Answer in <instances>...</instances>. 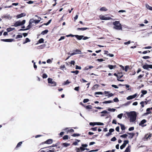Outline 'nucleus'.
I'll return each instance as SVG.
<instances>
[{
	"mask_svg": "<svg viewBox=\"0 0 152 152\" xmlns=\"http://www.w3.org/2000/svg\"><path fill=\"white\" fill-rule=\"evenodd\" d=\"M127 115L128 117L130 118V122H133L136 120L137 114L135 112H130L127 113Z\"/></svg>",
	"mask_w": 152,
	"mask_h": 152,
	"instance_id": "obj_1",
	"label": "nucleus"
},
{
	"mask_svg": "<svg viewBox=\"0 0 152 152\" xmlns=\"http://www.w3.org/2000/svg\"><path fill=\"white\" fill-rule=\"evenodd\" d=\"M113 24L114 26L113 28L117 30H122V27L119 21H116L114 22Z\"/></svg>",
	"mask_w": 152,
	"mask_h": 152,
	"instance_id": "obj_2",
	"label": "nucleus"
},
{
	"mask_svg": "<svg viewBox=\"0 0 152 152\" xmlns=\"http://www.w3.org/2000/svg\"><path fill=\"white\" fill-rule=\"evenodd\" d=\"M26 22V20H23L22 21H18L16 22L14 24V26L15 27L22 26L24 25Z\"/></svg>",
	"mask_w": 152,
	"mask_h": 152,
	"instance_id": "obj_3",
	"label": "nucleus"
},
{
	"mask_svg": "<svg viewBox=\"0 0 152 152\" xmlns=\"http://www.w3.org/2000/svg\"><path fill=\"white\" fill-rule=\"evenodd\" d=\"M142 68L144 69L148 70L149 68L152 69V65L146 64L142 66Z\"/></svg>",
	"mask_w": 152,
	"mask_h": 152,
	"instance_id": "obj_4",
	"label": "nucleus"
},
{
	"mask_svg": "<svg viewBox=\"0 0 152 152\" xmlns=\"http://www.w3.org/2000/svg\"><path fill=\"white\" fill-rule=\"evenodd\" d=\"M147 122V121L145 119H143L139 123V125L140 126H141L142 127H143L146 126L147 125H144V124Z\"/></svg>",
	"mask_w": 152,
	"mask_h": 152,
	"instance_id": "obj_5",
	"label": "nucleus"
},
{
	"mask_svg": "<svg viewBox=\"0 0 152 152\" xmlns=\"http://www.w3.org/2000/svg\"><path fill=\"white\" fill-rule=\"evenodd\" d=\"M99 18L101 20H109L111 19L110 17H105L104 16L102 15H100L99 16Z\"/></svg>",
	"mask_w": 152,
	"mask_h": 152,
	"instance_id": "obj_6",
	"label": "nucleus"
},
{
	"mask_svg": "<svg viewBox=\"0 0 152 152\" xmlns=\"http://www.w3.org/2000/svg\"><path fill=\"white\" fill-rule=\"evenodd\" d=\"M53 140L52 139H49L47 140L45 142H42V144L46 143L47 144H50L53 143Z\"/></svg>",
	"mask_w": 152,
	"mask_h": 152,
	"instance_id": "obj_7",
	"label": "nucleus"
},
{
	"mask_svg": "<svg viewBox=\"0 0 152 152\" xmlns=\"http://www.w3.org/2000/svg\"><path fill=\"white\" fill-rule=\"evenodd\" d=\"M137 95V94H134L133 95H131L128 96L127 97L126 99L127 100H130L132 99H133L135 98Z\"/></svg>",
	"mask_w": 152,
	"mask_h": 152,
	"instance_id": "obj_8",
	"label": "nucleus"
},
{
	"mask_svg": "<svg viewBox=\"0 0 152 152\" xmlns=\"http://www.w3.org/2000/svg\"><path fill=\"white\" fill-rule=\"evenodd\" d=\"M1 41L4 42H11L14 41V39H1Z\"/></svg>",
	"mask_w": 152,
	"mask_h": 152,
	"instance_id": "obj_9",
	"label": "nucleus"
},
{
	"mask_svg": "<svg viewBox=\"0 0 152 152\" xmlns=\"http://www.w3.org/2000/svg\"><path fill=\"white\" fill-rule=\"evenodd\" d=\"M26 14L25 13H22L21 14L18 15L16 16V17L17 18H19L22 17H23L25 16L26 15Z\"/></svg>",
	"mask_w": 152,
	"mask_h": 152,
	"instance_id": "obj_10",
	"label": "nucleus"
},
{
	"mask_svg": "<svg viewBox=\"0 0 152 152\" xmlns=\"http://www.w3.org/2000/svg\"><path fill=\"white\" fill-rule=\"evenodd\" d=\"M84 36L83 35H75V37L79 40H80Z\"/></svg>",
	"mask_w": 152,
	"mask_h": 152,
	"instance_id": "obj_11",
	"label": "nucleus"
},
{
	"mask_svg": "<svg viewBox=\"0 0 152 152\" xmlns=\"http://www.w3.org/2000/svg\"><path fill=\"white\" fill-rule=\"evenodd\" d=\"M127 133L129 135H130V136L129 137V138L130 139L132 138L135 134L134 133L127 132Z\"/></svg>",
	"mask_w": 152,
	"mask_h": 152,
	"instance_id": "obj_12",
	"label": "nucleus"
},
{
	"mask_svg": "<svg viewBox=\"0 0 152 152\" xmlns=\"http://www.w3.org/2000/svg\"><path fill=\"white\" fill-rule=\"evenodd\" d=\"M151 134H150L148 135V134H147L145 135V137H144V138L145 139H146V140H147L148 139H150L151 138Z\"/></svg>",
	"mask_w": 152,
	"mask_h": 152,
	"instance_id": "obj_13",
	"label": "nucleus"
},
{
	"mask_svg": "<svg viewBox=\"0 0 152 152\" xmlns=\"http://www.w3.org/2000/svg\"><path fill=\"white\" fill-rule=\"evenodd\" d=\"M88 29V28H86V27H83V28H77V31H80V30L84 31V30H86Z\"/></svg>",
	"mask_w": 152,
	"mask_h": 152,
	"instance_id": "obj_14",
	"label": "nucleus"
},
{
	"mask_svg": "<svg viewBox=\"0 0 152 152\" xmlns=\"http://www.w3.org/2000/svg\"><path fill=\"white\" fill-rule=\"evenodd\" d=\"M99 86V84H96L94 85L92 87V90H94L95 89H97L98 88Z\"/></svg>",
	"mask_w": 152,
	"mask_h": 152,
	"instance_id": "obj_15",
	"label": "nucleus"
},
{
	"mask_svg": "<svg viewBox=\"0 0 152 152\" xmlns=\"http://www.w3.org/2000/svg\"><path fill=\"white\" fill-rule=\"evenodd\" d=\"M118 124L121 126V129L122 130H124L125 129V127L124 125L119 123H118Z\"/></svg>",
	"mask_w": 152,
	"mask_h": 152,
	"instance_id": "obj_16",
	"label": "nucleus"
},
{
	"mask_svg": "<svg viewBox=\"0 0 152 152\" xmlns=\"http://www.w3.org/2000/svg\"><path fill=\"white\" fill-rule=\"evenodd\" d=\"M22 143V142H19L18 143L17 146L15 147V149L17 150L18 147H20Z\"/></svg>",
	"mask_w": 152,
	"mask_h": 152,
	"instance_id": "obj_17",
	"label": "nucleus"
},
{
	"mask_svg": "<svg viewBox=\"0 0 152 152\" xmlns=\"http://www.w3.org/2000/svg\"><path fill=\"white\" fill-rule=\"evenodd\" d=\"M51 20H52L51 19L49 20L47 23H44L42 25H41L39 27H41L43 25H45L46 26L48 25L50 23Z\"/></svg>",
	"mask_w": 152,
	"mask_h": 152,
	"instance_id": "obj_18",
	"label": "nucleus"
},
{
	"mask_svg": "<svg viewBox=\"0 0 152 152\" xmlns=\"http://www.w3.org/2000/svg\"><path fill=\"white\" fill-rule=\"evenodd\" d=\"M100 10L102 11H106L107 9L105 7H103L100 9Z\"/></svg>",
	"mask_w": 152,
	"mask_h": 152,
	"instance_id": "obj_19",
	"label": "nucleus"
},
{
	"mask_svg": "<svg viewBox=\"0 0 152 152\" xmlns=\"http://www.w3.org/2000/svg\"><path fill=\"white\" fill-rule=\"evenodd\" d=\"M108 67L110 69H113L115 68L116 67V65H109L108 66Z\"/></svg>",
	"mask_w": 152,
	"mask_h": 152,
	"instance_id": "obj_20",
	"label": "nucleus"
},
{
	"mask_svg": "<svg viewBox=\"0 0 152 152\" xmlns=\"http://www.w3.org/2000/svg\"><path fill=\"white\" fill-rule=\"evenodd\" d=\"M48 32V29H46L44 31H43L41 33V34L42 35H45V34H47Z\"/></svg>",
	"mask_w": 152,
	"mask_h": 152,
	"instance_id": "obj_21",
	"label": "nucleus"
},
{
	"mask_svg": "<svg viewBox=\"0 0 152 152\" xmlns=\"http://www.w3.org/2000/svg\"><path fill=\"white\" fill-rule=\"evenodd\" d=\"M123 75H122V72L121 73H118V79H120L121 78L123 77Z\"/></svg>",
	"mask_w": 152,
	"mask_h": 152,
	"instance_id": "obj_22",
	"label": "nucleus"
},
{
	"mask_svg": "<svg viewBox=\"0 0 152 152\" xmlns=\"http://www.w3.org/2000/svg\"><path fill=\"white\" fill-rule=\"evenodd\" d=\"M146 111L147 112L145 113V115H148L151 113V111H150V109L149 108H148L146 109Z\"/></svg>",
	"mask_w": 152,
	"mask_h": 152,
	"instance_id": "obj_23",
	"label": "nucleus"
},
{
	"mask_svg": "<svg viewBox=\"0 0 152 152\" xmlns=\"http://www.w3.org/2000/svg\"><path fill=\"white\" fill-rule=\"evenodd\" d=\"M130 146H128L124 152H130Z\"/></svg>",
	"mask_w": 152,
	"mask_h": 152,
	"instance_id": "obj_24",
	"label": "nucleus"
},
{
	"mask_svg": "<svg viewBox=\"0 0 152 152\" xmlns=\"http://www.w3.org/2000/svg\"><path fill=\"white\" fill-rule=\"evenodd\" d=\"M75 53V54H80L81 53V51L78 49H76L74 50Z\"/></svg>",
	"mask_w": 152,
	"mask_h": 152,
	"instance_id": "obj_25",
	"label": "nucleus"
},
{
	"mask_svg": "<svg viewBox=\"0 0 152 152\" xmlns=\"http://www.w3.org/2000/svg\"><path fill=\"white\" fill-rule=\"evenodd\" d=\"M44 40L42 38H40L38 41L37 44L38 43H41L44 42Z\"/></svg>",
	"mask_w": 152,
	"mask_h": 152,
	"instance_id": "obj_26",
	"label": "nucleus"
},
{
	"mask_svg": "<svg viewBox=\"0 0 152 152\" xmlns=\"http://www.w3.org/2000/svg\"><path fill=\"white\" fill-rule=\"evenodd\" d=\"M30 40L28 38H26L25 39V41L23 42V44H25L27 43L28 42H30Z\"/></svg>",
	"mask_w": 152,
	"mask_h": 152,
	"instance_id": "obj_27",
	"label": "nucleus"
},
{
	"mask_svg": "<svg viewBox=\"0 0 152 152\" xmlns=\"http://www.w3.org/2000/svg\"><path fill=\"white\" fill-rule=\"evenodd\" d=\"M146 7L147 8V9L151 10H152V7L150 6L148 4H146Z\"/></svg>",
	"mask_w": 152,
	"mask_h": 152,
	"instance_id": "obj_28",
	"label": "nucleus"
},
{
	"mask_svg": "<svg viewBox=\"0 0 152 152\" xmlns=\"http://www.w3.org/2000/svg\"><path fill=\"white\" fill-rule=\"evenodd\" d=\"M113 102V101L112 100H109V101H105L104 102H103V104H108V103H111Z\"/></svg>",
	"mask_w": 152,
	"mask_h": 152,
	"instance_id": "obj_29",
	"label": "nucleus"
},
{
	"mask_svg": "<svg viewBox=\"0 0 152 152\" xmlns=\"http://www.w3.org/2000/svg\"><path fill=\"white\" fill-rule=\"evenodd\" d=\"M14 29H15V28H7V32H10L12 31H13Z\"/></svg>",
	"mask_w": 152,
	"mask_h": 152,
	"instance_id": "obj_30",
	"label": "nucleus"
},
{
	"mask_svg": "<svg viewBox=\"0 0 152 152\" xmlns=\"http://www.w3.org/2000/svg\"><path fill=\"white\" fill-rule=\"evenodd\" d=\"M129 141L128 140H125L124 141V142L123 144V145L126 146V145L129 143Z\"/></svg>",
	"mask_w": 152,
	"mask_h": 152,
	"instance_id": "obj_31",
	"label": "nucleus"
},
{
	"mask_svg": "<svg viewBox=\"0 0 152 152\" xmlns=\"http://www.w3.org/2000/svg\"><path fill=\"white\" fill-rule=\"evenodd\" d=\"M76 140L77 141H76L74 142L73 143V145H77L78 142H80V140Z\"/></svg>",
	"mask_w": 152,
	"mask_h": 152,
	"instance_id": "obj_32",
	"label": "nucleus"
},
{
	"mask_svg": "<svg viewBox=\"0 0 152 152\" xmlns=\"http://www.w3.org/2000/svg\"><path fill=\"white\" fill-rule=\"evenodd\" d=\"M48 82L49 83H51L53 82V79L52 78H49L48 79Z\"/></svg>",
	"mask_w": 152,
	"mask_h": 152,
	"instance_id": "obj_33",
	"label": "nucleus"
},
{
	"mask_svg": "<svg viewBox=\"0 0 152 152\" xmlns=\"http://www.w3.org/2000/svg\"><path fill=\"white\" fill-rule=\"evenodd\" d=\"M31 24H30V23H29V25L27 26V28H25L26 30H28L29 29H30L31 27Z\"/></svg>",
	"mask_w": 152,
	"mask_h": 152,
	"instance_id": "obj_34",
	"label": "nucleus"
},
{
	"mask_svg": "<svg viewBox=\"0 0 152 152\" xmlns=\"http://www.w3.org/2000/svg\"><path fill=\"white\" fill-rule=\"evenodd\" d=\"M128 135L126 134H124L122 135H121L120 136V137H121L124 138H126L127 137V136Z\"/></svg>",
	"mask_w": 152,
	"mask_h": 152,
	"instance_id": "obj_35",
	"label": "nucleus"
},
{
	"mask_svg": "<svg viewBox=\"0 0 152 152\" xmlns=\"http://www.w3.org/2000/svg\"><path fill=\"white\" fill-rule=\"evenodd\" d=\"M141 92L143 94L145 95L147 93V91L146 90H142L141 91Z\"/></svg>",
	"mask_w": 152,
	"mask_h": 152,
	"instance_id": "obj_36",
	"label": "nucleus"
},
{
	"mask_svg": "<svg viewBox=\"0 0 152 152\" xmlns=\"http://www.w3.org/2000/svg\"><path fill=\"white\" fill-rule=\"evenodd\" d=\"M72 73H75L76 75H77L79 72V71L78 70H76L75 71H72L71 72Z\"/></svg>",
	"mask_w": 152,
	"mask_h": 152,
	"instance_id": "obj_37",
	"label": "nucleus"
},
{
	"mask_svg": "<svg viewBox=\"0 0 152 152\" xmlns=\"http://www.w3.org/2000/svg\"><path fill=\"white\" fill-rule=\"evenodd\" d=\"M51 86H56V83L55 81H53V82L51 83Z\"/></svg>",
	"mask_w": 152,
	"mask_h": 152,
	"instance_id": "obj_38",
	"label": "nucleus"
},
{
	"mask_svg": "<svg viewBox=\"0 0 152 152\" xmlns=\"http://www.w3.org/2000/svg\"><path fill=\"white\" fill-rule=\"evenodd\" d=\"M80 135V134H74L72 135V136L74 137H75L76 136H79Z\"/></svg>",
	"mask_w": 152,
	"mask_h": 152,
	"instance_id": "obj_39",
	"label": "nucleus"
},
{
	"mask_svg": "<svg viewBox=\"0 0 152 152\" xmlns=\"http://www.w3.org/2000/svg\"><path fill=\"white\" fill-rule=\"evenodd\" d=\"M123 115V113H121L118 115L117 117L120 119H121Z\"/></svg>",
	"mask_w": 152,
	"mask_h": 152,
	"instance_id": "obj_40",
	"label": "nucleus"
},
{
	"mask_svg": "<svg viewBox=\"0 0 152 152\" xmlns=\"http://www.w3.org/2000/svg\"><path fill=\"white\" fill-rule=\"evenodd\" d=\"M96 122H90L89 123V125L91 126H94V125H96Z\"/></svg>",
	"mask_w": 152,
	"mask_h": 152,
	"instance_id": "obj_41",
	"label": "nucleus"
},
{
	"mask_svg": "<svg viewBox=\"0 0 152 152\" xmlns=\"http://www.w3.org/2000/svg\"><path fill=\"white\" fill-rule=\"evenodd\" d=\"M68 138V136L67 135H64L63 137V139L64 140H67Z\"/></svg>",
	"mask_w": 152,
	"mask_h": 152,
	"instance_id": "obj_42",
	"label": "nucleus"
},
{
	"mask_svg": "<svg viewBox=\"0 0 152 152\" xmlns=\"http://www.w3.org/2000/svg\"><path fill=\"white\" fill-rule=\"evenodd\" d=\"M34 20L33 19H31L29 21V23L30 24H31V25L32 24V23L34 22Z\"/></svg>",
	"mask_w": 152,
	"mask_h": 152,
	"instance_id": "obj_43",
	"label": "nucleus"
},
{
	"mask_svg": "<svg viewBox=\"0 0 152 152\" xmlns=\"http://www.w3.org/2000/svg\"><path fill=\"white\" fill-rule=\"evenodd\" d=\"M63 145L64 147H66L68 146H69V144L66 143H63Z\"/></svg>",
	"mask_w": 152,
	"mask_h": 152,
	"instance_id": "obj_44",
	"label": "nucleus"
},
{
	"mask_svg": "<svg viewBox=\"0 0 152 152\" xmlns=\"http://www.w3.org/2000/svg\"><path fill=\"white\" fill-rule=\"evenodd\" d=\"M34 23H35V24H37V23H39L40 21V20H34Z\"/></svg>",
	"mask_w": 152,
	"mask_h": 152,
	"instance_id": "obj_45",
	"label": "nucleus"
},
{
	"mask_svg": "<svg viewBox=\"0 0 152 152\" xmlns=\"http://www.w3.org/2000/svg\"><path fill=\"white\" fill-rule=\"evenodd\" d=\"M23 37L21 35H18L16 36V39H17L19 38H21Z\"/></svg>",
	"mask_w": 152,
	"mask_h": 152,
	"instance_id": "obj_46",
	"label": "nucleus"
},
{
	"mask_svg": "<svg viewBox=\"0 0 152 152\" xmlns=\"http://www.w3.org/2000/svg\"><path fill=\"white\" fill-rule=\"evenodd\" d=\"M70 83V82H69L68 80H67L64 83V85H67L68 84H69Z\"/></svg>",
	"mask_w": 152,
	"mask_h": 152,
	"instance_id": "obj_47",
	"label": "nucleus"
},
{
	"mask_svg": "<svg viewBox=\"0 0 152 152\" xmlns=\"http://www.w3.org/2000/svg\"><path fill=\"white\" fill-rule=\"evenodd\" d=\"M142 58L145 59H146L151 58L150 57L148 56H144L142 57Z\"/></svg>",
	"mask_w": 152,
	"mask_h": 152,
	"instance_id": "obj_48",
	"label": "nucleus"
},
{
	"mask_svg": "<svg viewBox=\"0 0 152 152\" xmlns=\"http://www.w3.org/2000/svg\"><path fill=\"white\" fill-rule=\"evenodd\" d=\"M94 94L95 95H96V94L102 95L103 94V93L102 92H96Z\"/></svg>",
	"mask_w": 152,
	"mask_h": 152,
	"instance_id": "obj_49",
	"label": "nucleus"
},
{
	"mask_svg": "<svg viewBox=\"0 0 152 152\" xmlns=\"http://www.w3.org/2000/svg\"><path fill=\"white\" fill-rule=\"evenodd\" d=\"M129 66L127 65L125 66V68H124V70H125V71L126 72L128 71V69H129Z\"/></svg>",
	"mask_w": 152,
	"mask_h": 152,
	"instance_id": "obj_50",
	"label": "nucleus"
},
{
	"mask_svg": "<svg viewBox=\"0 0 152 152\" xmlns=\"http://www.w3.org/2000/svg\"><path fill=\"white\" fill-rule=\"evenodd\" d=\"M150 52V51L149 50H145L142 52V53L143 54H146L147 53H149Z\"/></svg>",
	"mask_w": 152,
	"mask_h": 152,
	"instance_id": "obj_51",
	"label": "nucleus"
},
{
	"mask_svg": "<svg viewBox=\"0 0 152 152\" xmlns=\"http://www.w3.org/2000/svg\"><path fill=\"white\" fill-rule=\"evenodd\" d=\"M75 35H73V34H70L69 35H67L66 36V37H75Z\"/></svg>",
	"mask_w": 152,
	"mask_h": 152,
	"instance_id": "obj_52",
	"label": "nucleus"
},
{
	"mask_svg": "<svg viewBox=\"0 0 152 152\" xmlns=\"http://www.w3.org/2000/svg\"><path fill=\"white\" fill-rule=\"evenodd\" d=\"M116 140V138L115 137H113L111 139V141H115Z\"/></svg>",
	"mask_w": 152,
	"mask_h": 152,
	"instance_id": "obj_53",
	"label": "nucleus"
},
{
	"mask_svg": "<svg viewBox=\"0 0 152 152\" xmlns=\"http://www.w3.org/2000/svg\"><path fill=\"white\" fill-rule=\"evenodd\" d=\"M96 125H104V124L102 123L101 122H96Z\"/></svg>",
	"mask_w": 152,
	"mask_h": 152,
	"instance_id": "obj_54",
	"label": "nucleus"
},
{
	"mask_svg": "<svg viewBox=\"0 0 152 152\" xmlns=\"http://www.w3.org/2000/svg\"><path fill=\"white\" fill-rule=\"evenodd\" d=\"M89 101V99H84L83 100V102L84 103H86Z\"/></svg>",
	"mask_w": 152,
	"mask_h": 152,
	"instance_id": "obj_55",
	"label": "nucleus"
},
{
	"mask_svg": "<svg viewBox=\"0 0 152 152\" xmlns=\"http://www.w3.org/2000/svg\"><path fill=\"white\" fill-rule=\"evenodd\" d=\"M47 75L45 74H43L42 75V77L43 78H46L47 77Z\"/></svg>",
	"mask_w": 152,
	"mask_h": 152,
	"instance_id": "obj_56",
	"label": "nucleus"
},
{
	"mask_svg": "<svg viewBox=\"0 0 152 152\" xmlns=\"http://www.w3.org/2000/svg\"><path fill=\"white\" fill-rule=\"evenodd\" d=\"M144 76V74H142V75H140L138 77H137V79L138 80H139V79L140 78H141V77H143V76Z\"/></svg>",
	"mask_w": 152,
	"mask_h": 152,
	"instance_id": "obj_57",
	"label": "nucleus"
},
{
	"mask_svg": "<svg viewBox=\"0 0 152 152\" xmlns=\"http://www.w3.org/2000/svg\"><path fill=\"white\" fill-rule=\"evenodd\" d=\"M113 101L115 102H118L119 101V100L117 97L113 99Z\"/></svg>",
	"mask_w": 152,
	"mask_h": 152,
	"instance_id": "obj_58",
	"label": "nucleus"
},
{
	"mask_svg": "<svg viewBox=\"0 0 152 152\" xmlns=\"http://www.w3.org/2000/svg\"><path fill=\"white\" fill-rule=\"evenodd\" d=\"M114 95V94H112V93H110L108 95V98H109L110 97H111Z\"/></svg>",
	"mask_w": 152,
	"mask_h": 152,
	"instance_id": "obj_59",
	"label": "nucleus"
},
{
	"mask_svg": "<svg viewBox=\"0 0 152 152\" xmlns=\"http://www.w3.org/2000/svg\"><path fill=\"white\" fill-rule=\"evenodd\" d=\"M97 127H96L94 128H91V130L93 131H96L97 130Z\"/></svg>",
	"mask_w": 152,
	"mask_h": 152,
	"instance_id": "obj_60",
	"label": "nucleus"
},
{
	"mask_svg": "<svg viewBox=\"0 0 152 152\" xmlns=\"http://www.w3.org/2000/svg\"><path fill=\"white\" fill-rule=\"evenodd\" d=\"M56 151L55 150L54 148H53L51 150H49L48 152H54Z\"/></svg>",
	"mask_w": 152,
	"mask_h": 152,
	"instance_id": "obj_61",
	"label": "nucleus"
},
{
	"mask_svg": "<svg viewBox=\"0 0 152 152\" xmlns=\"http://www.w3.org/2000/svg\"><path fill=\"white\" fill-rule=\"evenodd\" d=\"M75 69H81V67L80 66H79L77 65L76 66Z\"/></svg>",
	"mask_w": 152,
	"mask_h": 152,
	"instance_id": "obj_62",
	"label": "nucleus"
},
{
	"mask_svg": "<svg viewBox=\"0 0 152 152\" xmlns=\"http://www.w3.org/2000/svg\"><path fill=\"white\" fill-rule=\"evenodd\" d=\"M140 104L141 105V106L142 107H143L144 106V103L143 102V101H142L140 102Z\"/></svg>",
	"mask_w": 152,
	"mask_h": 152,
	"instance_id": "obj_63",
	"label": "nucleus"
},
{
	"mask_svg": "<svg viewBox=\"0 0 152 152\" xmlns=\"http://www.w3.org/2000/svg\"><path fill=\"white\" fill-rule=\"evenodd\" d=\"M79 86L76 87L74 89L76 91H79Z\"/></svg>",
	"mask_w": 152,
	"mask_h": 152,
	"instance_id": "obj_64",
	"label": "nucleus"
}]
</instances>
